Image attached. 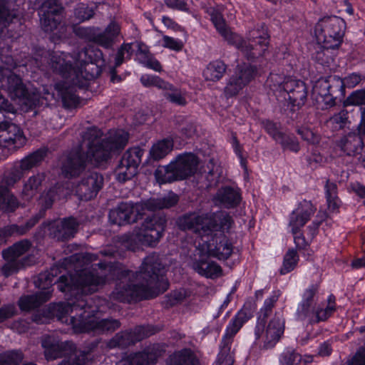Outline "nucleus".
Segmentation results:
<instances>
[{"instance_id": "obj_19", "label": "nucleus", "mask_w": 365, "mask_h": 365, "mask_svg": "<svg viewBox=\"0 0 365 365\" xmlns=\"http://www.w3.org/2000/svg\"><path fill=\"white\" fill-rule=\"evenodd\" d=\"M145 150L139 146L128 148L115 168L116 179L120 182L131 180L138 173Z\"/></svg>"}, {"instance_id": "obj_59", "label": "nucleus", "mask_w": 365, "mask_h": 365, "mask_svg": "<svg viewBox=\"0 0 365 365\" xmlns=\"http://www.w3.org/2000/svg\"><path fill=\"white\" fill-rule=\"evenodd\" d=\"M365 105V89H358L352 91L343 101V106H359Z\"/></svg>"}, {"instance_id": "obj_51", "label": "nucleus", "mask_w": 365, "mask_h": 365, "mask_svg": "<svg viewBox=\"0 0 365 365\" xmlns=\"http://www.w3.org/2000/svg\"><path fill=\"white\" fill-rule=\"evenodd\" d=\"M276 143L280 145L283 151L298 153L301 149L298 138L292 133L284 132Z\"/></svg>"}, {"instance_id": "obj_34", "label": "nucleus", "mask_w": 365, "mask_h": 365, "mask_svg": "<svg viewBox=\"0 0 365 365\" xmlns=\"http://www.w3.org/2000/svg\"><path fill=\"white\" fill-rule=\"evenodd\" d=\"M200 257L193 264V268L200 276L208 279H217L222 274L220 265L213 261H209L206 254L200 252Z\"/></svg>"}, {"instance_id": "obj_5", "label": "nucleus", "mask_w": 365, "mask_h": 365, "mask_svg": "<svg viewBox=\"0 0 365 365\" xmlns=\"http://www.w3.org/2000/svg\"><path fill=\"white\" fill-rule=\"evenodd\" d=\"M199 158L193 153L178 154L165 166H158L154 176L160 184L171 183L193 176L197 170Z\"/></svg>"}, {"instance_id": "obj_9", "label": "nucleus", "mask_w": 365, "mask_h": 365, "mask_svg": "<svg viewBox=\"0 0 365 365\" xmlns=\"http://www.w3.org/2000/svg\"><path fill=\"white\" fill-rule=\"evenodd\" d=\"M346 23L336 16H325L315 26V35L318 43L327 48L339 49L344 42Z\"/></svg>"}, {"instance_id": "obj_32", "label": "nucleus", "mask_w": 365, "mask_h": 365, "mask_svg": "<svg viewBox=\"0 0 365 365\" xmlns=\"http://www.w3.org/2000/svg\"><path fill=\"white\" fill-rule=\"evenodd\" d=\"M68 264L69 260L68 258H63L58 261L51 267L49 271L39 274L35 282L36 286L41 289H49L53 284H58V279L55 282L54 278L61 274L62 271L66 270Z\"/></svg>"}, {"instance_id": "obj_30", "label": "nucleus", "mask_w": 365, "mask_h": 365, "mask_svg": "<svg viewBox=\"0 0 365 365\" xmlns=\"http://www.w3.org/2000/svg\"><path fill=\"white\" fill-rule=\"evenodd\" d=\"M206 234L215 231L228 232L234 222L232 217L225 212H206Z\"/></svg>"}, {"instance_id": "obj_44", "label": "nucleus", "mask_w": 365, "mask_h": 365, "mask_svg": "<svg viewBox=\"0 0 365 365\" xmlns=\"http://www.w3.org/2000/svg\"><path fill=\"white\" fill-rule=\"evenodd\" d=\"M48 154L47 148H40L29 153L20 161L21 170L27 171L33 168L38 166L45 159Z\"/></svg>"}, {"instance_id": "obj_10", "label": "nucleus", "mask_w": 365, "mask_h": 365, "mask_svg": "<svg viewBox=\"0 0 365 365\" xmlns=\"http://www.w3.org/2000/svg\"><path fill=\"white\" fill-rule=\"evenodd\" d=\"M99 309L93 299L91 298L84 319L78 320V322L75 324L74 331L78 334H108L113 333L120 327L121 323L119 319L105 318L97 320L96 315L99 312Z\"/></svg>"}, {"instance_id": "obj_22", "label": "nucleus", "mask_w": 365, "mask_h": 365, "mask_svg": "<svg viewBox=\"0 0 365 365\" xmlns=\"http://www.w3.org/2000/svg\"><path fill=\"white\" fill-rule=\"evenodd\" d=\"M104 184L102 174L89 172L81 180L76 187V193L82 200H91L95 198Z\"/></svg>"}, {"instance_id": "obj_3", "label": "nucleus", "mask_w": 365, "mask_h": 365, "mask_svg": "<svg viewBox=\"0 0 365 365\" xmlns=\"http://www.w3.org/2000/svg\"><path fill=\"white\" fill-rule=\"evenodd\" d=\"M107 277L91 271L80 270L75 274H62L58 277V289L68 296L67 302L53 304L51 309L58 319L70 317L74 329L78 320L83 319L91 297L98 286L106 284Z\"/></svg>"}, {"instance_id": "obj_53", "label": "nucleus", "mask_w": 365, "mask_h": 365, "mask_svg": "<svg viewBox=\"0 0 365 365\" xmlns=\"http://www.w3.org/2000/svg\"><path fill=\"white\" fill-rule=\"evenodd\" d=\"M58 187L52 186L46 191L41 194L38 199L39 210L46 215L48 210L51 209L58 196Z\"/></svg>"}, {"instance_id": "obj_21", "label": "nucleus", "mask_w": 365, "mask_h": 365, "mask_svg": "<svg viewBox=\"0 0 365 365\" xmlns=\"http://www.w3.org/2000/svg\"><path fill=\"white\" fill-rule=\"evenodd\" d=\"M143 215L139 205L131 202H122L116 208L109 211L108 219L113 225L123 226L138 222L143 219Z\"/></svg>"}, {"instance_id": "obj_25", "label": "nucleus", "mask_w": 365, "mask_h": 365, "mask_svg": "<svg viewBox=\"0 0 365 365\" xmlns=\"http://www.w3.org/2000/svg\"><path fill=\"white\" fill-rule=\"evenodd\" d=\"M285 329V319L275 314L265 325L264 339L262 346V349H272L284 336Z\"/></svg>"}, {"instance_id": "obj_15", "label": "nucleus", "mask_w": 365, "mask_h": 365, "mask_svg": "<svg viewBox=\"0 0 365 365\" xmlns=\"http://www.w3.org/2000/svg\"><path fill=\"white\" fill-rule=\"evenodd\" d=\"M345 88L342 78L336 75L320 78L314 86L318 99L324 103L325 108L334 106L336 99L344 98Z\"/></svg>"}, {"instance_id": "obj_7", "label": "nucleus", "mask_w": 365, "mask_h": 365, "mask_svg": "<svg viewBox=\"0 0 365 365\" xmlns=\"http://www.w3.org/2000/svg\"><path fill=\"white\" fill-rule=\"evenodd\" d=\"M316 210L317 207L310 200H303L297 204V208L289 215V226L294 237L295 250L302 252L304 256H311L309 250L311 242L306 240L301 229L310 220Z\"/></svg>"}, {"instance_id": "obj_13", "label": "nucleus", "mask_w": 365, "mask_h": 365, "mask_svg": "<svg viewBox=\"0 0 365 365\" xmlns=\"http://www.w3.org/2000/svg\"><path fill=\"white\" fill-rule=\"evenodd\" d=\"M160 325L146 324L135 326L133 329L120 331L115 334L108 341L110 349H126L145 339L161 331Z\"/></svg>"}, {"instance_id": "obj_41", "label": "nucleus", "mask_w": 365, "mask_h": 365, "mask_svg": "<svg viewBox=\"0 0 365 365\" xmlns=\"http://www.w3.org/2000/svg\"><path fill=\"white\" fill-rule=\"evenodd\" d=\"M55 90L61 99L63 106L66 108H76L80 104V98L76 95L73 88L66 85V83L58 82L54 86Z\"/></svg>"}, {"instance_id": "obj_57", "label": "nucleus", "mask_w": 365, "mask_h": 365, "mask_svg": "<svg viewBox=\"0 0 365 365\" xmlns=\"http://www.w3.org/2000/svg\"><path fill=\"white\" fill-rule=\"evenodd\" d=\"M24 359L21 350H9L0 354V365H19Z\"/></svg>"}, {"instance_id": "obj_52", "label": "nucleus", "mask_w": 365, "mask_h": 365, "mask_svg": "<svg viewBox=\"0 0 365 365\" xmlns=\"http://www.w3.org/2000/svg\"><path fill=\"white\" fill-rule=\"evenodd\" d=\"M299 261V257L297 250L291 248L287 250L283 257L282 265L279 272L281 275H285L292 272L297 266Z\"/></svg>"}, {"instance_id": "obj_62", "label": "nucleus", "mask_w": 365, "mask_h": 365, "mask_svg": "<svg viewBox=\"0 0 365 365\" xmlns=\"http://www.w3.org/2000/svg\"><path fill=\"white\" fill-rule=\"evenodd\" d=\"M248 321V319L242 315H238V314L236 313L225 328L226 334H229L230 336H235Z\"/></svg>"}, {"instance_id": "obj_61", "label": "nucleus", "mask_w": 365, "mask_h": 365, "mask_svg": "<svg viewBox=\"0 0 365 365\" xmlns=\"http://www.w3.org/2000/svg\"><path fill=\"white\" fill-rule=\"evenodd\" d=\"M261 125L265 132L276 142L279 138L283 134V131L280 130V123L274 122L270 119H264L261 122Z\"/></svg>"}, {"instance_id": "obj_27", "label": "nucleus", "mask_w": 365, "mask_h": 365, "mask_svg": "<svg viewBox=\"0 0 365 365\" xmlns=\"http://www.w3.org/2000/svg\"><path fill=\"white\" fill-rule=\"evenodd\" d=\"M163 349L159 344H155L145 347L140 351L128 354L125 358L127 365H154L158 362Z\"/></svg>"}, {"instance_id": "obj_4", "label": "nucleus", "mask_w": 365, "mask_h": 365, "mask_svg": "<svg viewBox=\"0 0 365 365\" xmlns=\"http://www.w3.org/2000/svg\"><path fill=\"white\" fill-rule=\"evenodd\" d=\"M140 272L147 284H118L115 288L118 300L129 304L138 302L155 297L169 289L165 266L158 254L153 252L146 256L140 267Z\"/></svg>"}, {"instance_id": "obj_58", "label": "nucleus", "mask_w": 365, "mask_h": 365, "mask_svg": "<svg viewBox=\"0 0 365 365\" xmlns=\"http://www.w3.org/2000/svg\"><path fill=\"white\" fill-rule=\"evenodd\" d=\"M279 361L280 365H299L302 356L294 349L287 348L280 354Z\"/></svg>"}, {"instance_id": "obj_11", "label": "nucleus", "mask_w": 365, "mask_h": 365, "mask_svg": "<svg viewBox=\"0 0 365 365\" xmlns=\"http://www.w3.org/2000/svg\"><path fill=\"white\" fill-rule=\"evenodd\" d=\"M73 31L81 39L110 48L120 33V26L115 21H111L103 31L98 26H78L74 28Z\"/></svg>"}, {"instance_id": "obj_23", "label": "nucleus", "mask_w": 365, "mask_h": 365, "mask_svg": "<svg viewBox=\"0 0 365 365\" xmlns=\"http://www.w3.org/2000/svg\"><path fill=\"white\" fill-rule=\"evenodd\" d=\"M206 212L188 211L177 217L175 225L180 231H190L195 235L206 234Z\"/></svg>"}, {"instance_id": "obj_12", "label": "nucleus", "mask_w": 365, "mask_h": 365, "mask_svg": "<svg viewBox=\"0 0 365 365\" xmlns=\"http://www.w3.org/2000/svg\"><path fill=\"white\" fill-rule=\"evenodd\" d=\"M276 58L279 61V70H281L282 73L270 72L267 83L271 90L278 93L277 98L279 101V98L284 91L285 83L291 79L292 77L291 74L294 73L296 70L297 60L296 56L287 48L282 52H278L276 54Z\"/></svg>"}, {"instance_id": "obj_14", "label": "nucleus", "mask_w": 365, "mask_h": 365, "mask_svg": "<svg viewBox=\"0 0 365 365\" xmlns=\"http://www.w3.org/2000/svg\"><path fill=\"white\" fill-rule=\"evenodd\" d=\"M319 284L311 283L304 289L301 294V300L297 303L294 314V319L308 326L317 325L316 313L319 303L315 302L319 294Z\"/></svg>"}, {"instance_id": "obj_31", "label": "nucleus", "mask_w": 365, "mask_h": 365, "mask_svg": "<svg viewBox=\"0 0 365 365\" xmlns=\"http://www.w3.org/2000/svg\"><path fill=\"white\" fill-rule=\"evenodd\" d=\"M52 296L49 289H42L33 294H24L19 297L17 304L21 312H30L48 302Z\"/></svg>"}, {"instance_id": "obj_18", "label": "nucleus", "mask_w": 365, "mask_h": 365, "mask_svg": "<svg viewBox=\"0 0 365 365\" xmlns=\"http://www.w3.org/2000/svg\"><path fill=\"white\" fill-rule=\"evenodd\" d=\"M101 135V130L96 127L88 128L85 133V138L88 143L84 155H86L88 163H93L97 165L107 163L113 157L103 138L98 140Z\"/></svg>"}, {"instance_id": "obj_36", "label": "nucleus", "mask_w": 365, "mask_h": 365, "mask_svg": "<svg viewBox=\"0 0 365 365\" xmlns=\"http://www.w3.org/2000/svg\"><path fill=\"white\" fill-rule=\"evenodd\" d=\"M179 196L173 191L158 197H150L145 200L141 206L149 211H157L170 209L176 206L179 202Z\"/></svg>"}, {"instance_id": "obj_40", "label": "nucleus", "mask_w": 365, "mask_h": 365, "mask_svg": "<svg viewBox=\"0 0 365 365\" xmlns=\"http://www.w3.org/2000/svg\"><path fill=\"white\" fill-rule=\"evenodd\" d=\"M166 365H199V359L191 349L183 348L171 354Z\"/></svg>"}, {"instance_id": "obj_63", "label": "nucleus", "mask_w": 365, "mask_h": 365, "mask_svg": "<svg viewBox=\"0 0 365 365\" xmlns=\"http://www.w3.org/2000/svg\"><path fill=\"white\" fill-rule=\"evenodd\" d=\"M185 299V294L180 290H174L165 296L163 304L166 308H171L181 304Z\"/></svg>"}, {"instance_id": "obj_48", "label": "nucleus", "mask_w": 365, "mask_h": 365, "mask_svg": "<svg viewBox=\"0 0 365 365\" xmlns=\"http://www.w3.org/2000/svg\"><path fill=\"white\" fill-rule=\"evenodd\" d=\"M31 243L28 240H23L15 242L11 246L2 251L4 259H17L25 254L31 247Z\"/></svg>"}, {"instance_id": "obj_46", "label": "nucleus", "mask_w": 365, "mask_h": 365, "mask_svg": "<svg viewBox=\"0 0 365 365\" xmlns=\"http://www.w3.org/2000/svg\"><path fill=\"white\" fill-rule=\"evenodd\" d=\"M19 207V201L5 185H0V210L14 212Z\"/></svg>"}, {"instance_id": "obj_42", "label": "nucleus", "mask_w": 365, "mask_h": 365, "mask_svg": "<svg viewBox=\"0 0 365 365\" xmlns=\"http://www.w3.org/2000/svg\"><path fill=\"white\" fill-rule=\"evenodd\" d=\"M336 297L333 294L328 295L327 302H320L316 314L317 324L327 322L336 312Z\"/></svg>"}, {"instance_id": "obj_64", "label": "nucleus", "mask_w": 365, "mask_h": 365, "mask_svg": "<svg viewBox=\"0 0 365 365\" xmlns=\"http://www.w3.org/2000/svg\"><path fill=\"white\" fill-rule=\"evenodd\" d=\"M95 11L93 7L88 6L87 4H79L74 10L75 17L80 22L88 21L93 17Z\"/></svg>"}, {"instance_id": "obj_56", "label": "nucleus", "mask_w": 365, "mask_h": 365, "mask_svg": "<svg viewBox=\"0 0 365 365\" xmlns=\"http://www.w3.org/2000/svg\"><path fill=\"white\" fill-rule=\"evenodd\" d=\"M349 113L345 109H341L339 112L334 113L327 120V125L331 126L333 130H339L344 128L349 121Z\"/></svg>"}, {"instance_id": "obj_28", "label": "nucleus", "mask_w": 365, "mask_h": 365, "mask_svg": "<svg viewBox=\"0 0 365 365\" xmlns=\"http://www.w3.org/2000/svg\"><path fill=\"white\" fill-rule=\"evenodd\" d=\"M215 199L222 207L235 209L242 202V190L237 185H222L217 190Z\"/></svg>"}, {"instance_id": "obj_49", "label": "nucleus", "mask_w": 365, "mask_h": 365, "mask_svg": "<svg viewBox=\"0 0 365 365\" xmlns=\"http://www.w3.org/2000/svg\"><path fill=\"white\" fill-rule=\"evenodd\" d=\"M44 179L45 176L42 173H38L37 175L30 177L24 185L21 192L22 198L26 200L32 199Z\"/></svg>"}, {"instance_id": "obj_2", "label": "nucleus", "mask_w": 365, "mask_h": 365, "mask_svg": "<svg viewBox=\"0 0 365 365\" xmlns=\"http://www.w3.org/2000/svg\"><path fill=\"white\" fill-rule=\"evenodd\" d=\"M230 46L237 48L248 62L237 64L234 73L230 76L224 88L227 98L237 96L257 76L258 67L267 66L266 53L269 43L268 34L259 35L249 41L233 32L228 26L219 34Z\"/></svg>"}, {"instance_id": "obj_38", "label": "nucleus", "mask_w": 365, "mask_h": 365, "mask_svg": "<svg viewBox=\"0 0 365 365\" xmlns=\"http://www.w3.org/2000/svg\"><path fill=\"white\" fill-rule=\"evenodd\" d=\"M7 91L11 99L29 100V92L22 78L14 73L6 78Z\"/></svg>"}, {"instance_id": "obj_37", "label": "nucleus", "mask_w": 365, "mask_h": 365, "mask_svg": "<svg viewBox=\"0 0 365 365\" xmlns=\"http://www.w3.org/2000/svg\"><path fill=\"white\" fill-rule=\"evenodd\" d=\"M135 58L139 64L157 72L162 71L160 61L150 53L149 47L143 41H136Z\"/></svg>"}, {"instance_id": "obj_39", "label": "nucleus", "mask_w": 365, "mask_h": 365, "mask_svg": "<svg viewBox=\"0 0 365 365\" xmlns=\"http://www.w3.org/2000/svg\"><path fill=\"white\" fill-rule=\"evenodd\" d=\"M103 140L113 156L120 154L124 150L128 143L129 133L123 129H118Z\"/></svg>"}, {"instance_id": "obj_60", "label": "nucleus", "mask_w": 365, "mask_h": 365, "mask_svg": "<svg viewBox=\"0 0 365 365\" xmlns=\"http://www.w3.org/2000/svg\"><path fill=\"white\" fill-rule=\"evenodd\" d=\"M14 18L6 0H0V33L3 32Z\"/></svg>"}, {"instance_id": "obj_54", "label": "nucleus", "mask_w": 365, "mask_h": 365, "mask_svg": "<svg viewBox=\"0 0 365 365\" xmlns=\"http://www.w3.org/2000/svg\"><path fill=\"white\" fill-rule=\"evenodd\" d=\"M140 81L142 85L145 88L157 87L163 90L174 89V86L172 83L164 81L158 76L148 74L143 75L140 77Z\"/></svg>"}, {"instance_id": "obj_55", "label": "nucleus", "mask_w": 365, "mask_h": 365, "mask_svg": "<svg viewBox=\"0 0 365 365\" xmlns=\"http://www.w3.org/2000/svg\"><path fill=\"white\" fill-rule=\"evenodd\" d=\"M206 13L210 16V20L218 34L228 27L226 20L222 14V11L219 8L210 6L207 9Z\"/></svg>"}, {"instance_id": "obj_8", "label": "nucleus", "mask_w": 365, "mask_h": 365, "mask_svg": "<svg viewBox=\"0 0 365 365\" xmlns=\"http://www.w3.org/2000/svg\"><path fill=\"white\" fill-rule=\"evenodd\" d=\"M308 87L302 80L292 77L284 85L280 98V112L292 120L297 118L299 110L307 101Z\"/></svg>"}, {"instance_id": "obj_24", "label": "nucleus", "mask_w": 365, "mask_h": 365, "mask_svg": "<svg viewBox=\"0 0 365 365\" xmlns=\"http://www.w3.org/2000/svg\"><path fill=\"white\" fill-rule=\"evenodd\" d=\"M84 151L77 150L68 155L62 163L61 170L62 175L68 180L76 178L84 172L88 164Z\"/></svg>"}, {"instance_id": "obj_16", "label": "nucleus", "mask_w": 365, "mask_h": 365, "mask_svg": "<svg viewBox=\"0 0 365 365\" xmlns=\"http://www.w3.org/2000/svg\"><path fill=\"white\" fill-rule=\"evenodd\" d=\"M167 222V218L163 215L152 214L147 216L137 232L138 239L144 245L155 246L163 236Z\"/></svg>"}, {"instance_id": "obj_45", "label": "nucleus", "mask_w": 365, "mask_h": 365, "mask_svg": "<svg viewBox=\"0 0 365 365\" xmlns=\"http://www.w3.org/2000/svg\"><path fill=\"white\" fill-rule=\"evenodd\" d=\"M227 69V64L223 61L217 59L207 64L203 74L207 81L217 82L222 78Z\"/></svg>"}, {"instance_id": "obj_1", "label": "nucleus", "mask_w": 365, "mask_h": 365, "mask_svg": "<svg viewBox=\"0 0 365 365\" xmlns=\"http://www.w3.org/2000/svg\"><path fill=\"white\" fill-rule=\"evenodd\" d=\"M34 58L38 66H48L52 71L63 78H76V84L86 88L90 81L99 77L105 66L103 51L96 47H86L78 54L75 63L66 60L64 52L46 49L43 46L34 48Z\"/></svg>"}, {"instance_id": "obj_6", "label": "nucleus", "mask_w": 365, "mask_h": 365, "mask_svg": "<svg viewBox=\"0 0 365 365\" xmlns=\"http://www.w3.org/2000/svg\"><path fill=\"white\" fill-rule=\"evenodd\" d=\"M38 14L42 30L51 33V41L56 44L66 38L67 26L64 21L65 9L58 0H45Z\"/></svg>"}, {"instance_id": "obj_47", "label": "nucleus", "mask_w": 365, "mask_h": 365, "mask_svg": "<svg viewBox=\"0 0 365 365\" xmlns=\"http://www.w3.org/2000/svg\"><path fill=\"white\" fill-rule=\"evenodd\" d=\"M318 49L312 54V56L317 63L329 68L334 62L338 49L327 48L324 43H318Z\"/></svg>"}, {"instance_id": "obj_17", "label": "nucleus", "mask_w": 365, "mask_h": 365, "mask_svg": "<svg viewBox=\"0 0 365 365\" xmlns=\"http://www.w3.org/2000/svg\"><path fill=\"white\" fill-rule=\"evenodd\" d=\"M206 238V240H202V243H199L197 248L200 253L219 260H226L232 254L233 244L224 233L207 235Z\"/></svg>"}, {"instance_id": "obj_20", "label": "nucleus", "mask_w": 365, "mask_h": 365, "mask_svg": "<svg viewBox=\"0 0 365 365\" xmlns=\"http://www.w3.org/2000/svg\"><path fill=\"white\" fill-rule=\"evenodd\" d=\"M79 222L73 216L66 217L61 220L48 221V237L57 242H68L78 232Z\"/></svg>"}, {"instance_id": "obj_26", "label": "nucleus", "mask_w": 365, "mask_h": 365, "mask_svg": "<svg viewBox=\"0 0 365 365\" xmlns=\"http://www.w3.org/2000/svg\"><path fill=\"white\" fill-rule=\"evenodd\" d=\"M281 294L282 292L279 289H274L270 296L264 300L262 307L260 308L259 315L257 317L254 329L255 341L259 340L263 336L268 317L271 315L272 309Z\"/></svg>"}, {"instance_id": "obj_29", "label": "nucleus", "mask_w": 365, "mask_h": 365, "mask_svg": "<svg viewBox=\"0 0 365 365\" xmlns=\"http://www.w3.org/2000/svg\"><path fill=\"white\" fill-rule=\"evenodd\" d=\"M73 344L68 341H60L51 335L45 336L41 340V346L47 361H52L64 356L71 349Z\"/></svg>"}, {"instance_id": "obj_33", "label": "nucleus", "mask_w": 365, "mask_h": 365, "mask_svg": "<svg viewBox=\"0 0 365 365\" xmlns=\"http://www.w3.org/2000/svg\"><path fill=\"white\" fill-rule=\"evenodd\" d=\"M338 145L346 155L354 156L361 153L365 146V140L363 138V134L359 131L349 133L340 139Z\"/></svg>"}, {"instance_id": "obj_43", "label": "nucleus", "mask_w": 365, "mask_h": 365, "mask_svg": "<svg viewBox=\"0 0 365 365\" xmlns=\"http://www.w3.org/2000/svg\"><path fill=\"white\" fill-rule=\"evenodd\" d=\"M233 338L234 336L226 334L225 329L220 346V351L217 356L215 363L222 365H233L235 359L230 354Z\"/></svg>"}, {"instance_id": "obj_35", "label": "nucleus", "mask_w": 365, "mask_h": 365, "mask_svg": "<svg viewBox=\"0 0 365 365\" xmlns=\"http://www.w3.org/2000/svg\"><path fill=\"white\" fill-rule=\"evenodd\" d=\"M174 148V138L170 135L157 140L149 150V154L143 163L144 165H149L150 161H159L170 153Z\"/></svg>"}, {"instance_id": "obj_50", "label": "nucleus", "mask_w": 365, "mask_h": 365, "mask_svg": "<svg viewBox=\"0 0 365 365\" xmlns=\"http://www.w3.org/2000/svg\"><path fill=\"white\" fill-rule=\"evenodd\" d=\"M324 190L328 210L333 213L338 212L341 200L337 196V185L327 180L324 186Z\"/></svg>"}]
</instances>
